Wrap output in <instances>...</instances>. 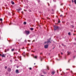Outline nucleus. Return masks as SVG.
Here are the masks:
<instances>
[{
    "label": "nucleus",
    "instance_id": "1",
    "mask_svg": "<svg viewBox=\"0 0 76 76\" xmlns=\"http://www.w3.org/2000/svg\"><path fill=\"white\" fill-rule=\"evenodd\" d=\"M54 30L55 31H56V30H57V29H60V27H59L58 26H54Z\"/></svg>",
    "mask_w": 76,
    "mask_h": 76
},
{
    "label": "nucleus",
    "instance_id": "2",
    "mask_svg": "<svg viewBox=\"0 0 76 76\" xmlns=\"http://www.w3.org/2000/svg\"><path fill=\"white\" fill-rule=\"evenodd\" d=\"M21 8L20 7H18L17 9H16V10L17 11V12H19L20 10H21Z\"/></svg>",
    "mask_w": 76,
    "mask_h": 76
},
{
    "label": "nucleus",
    "instance_id": "3",
    "mask_svg": "<svg viewBox=\"0 0 76 76\" xmlns=\"http://www.w3.org/2000/svg\"><path fill=\"white\" fill-rule=\"evenodd\" d=\"M39 58L41 60V61H42V59H43V56H40Z\"/></svg>",
    "mask_w": 76,
    "mask_h": 76
},
{
    "label": "nucleus",
    "instance_id": "4",
    "mask_svg": "<svg viewBox=\"0 0 76 76\" xmlns=\"http://www.w3.org/2000/svg\"><path fill=\"white\" fill-rule=\"evenodd\" d=\"M26 35H28L29 34V31H26Z\"/></svg>",
    "mask_w": 76,
    "mask_h": 76
},
{
    "label": "nucleus",
    "instance_id": "5",
    "mask_svg": "<svg viewBox=\"0 0 76 76\" xmlns=\"http://www.w3.org/2000/svg\"><path fill=\"white\" fill-rule=\"evenodd\" d=\"M50 40H49L47 42H45L44 43L45 44H48L49 42H50Z\"/></svg>",
    "mask_w": 76,
    "mask_h": 76
},
{
    "label": "nucleus",
    "instance_id": "6",
    "mask_svg": "<svg viewBox=\"0 0 76 76\" xmlns=\"http://www.w3.org/2000/svg\"><path fill=\"white\" fill-rule=\"evenodd\" d=\"M48 45H45V48H48Z\"/></svg>",
    "mask_w": 76,
    "mask_h": 76
},
{
    "label": "nucleus",
    "instance_id": "7",
    "mask_svg": "<svg viewBox=\"0 0 76 76\" xmlns=\"http://www.w3.org/2000/svg\"><path fill=\"white\" fill-rule=\"evenodd\" d=\"M15 72L16 73H19V70L18 69H16L15 71Z\"/></svg>",
    "mask_w": 76,
    "mask_h": 76
},
{
    "label": "nucleus",
    "instance_id": "8",
    "mask_svg": "<svg viewBox=\"0 0 76 76\" xmlns=\"http://www.w3.org/2000/svg\"><path fill=\"white\" fill-rule=\"evenodd\" d=\"M8 70L9 72H10V71H11V69L10 68H8Z\"/></svg>",
    "mask_w": 76,
    "mask_h": 76
},
{
    "label": "nucleus",
    "instance_id": "9",
    "mask_svg": "<svg viewBox=\"0 0 76 76\" xmlns=\"http://www.w3.org/2000/svg\"><path fill=\"white\" fill-rule=\"evenodd\" d=\"M67 54H68V55H70V54H71V53H70V52H68Z\"/></svg>",
    "mask_w": 76,
    "mask_h": 76
},
{
    "label": "nucleus",
    "instance_id": "10",
    "mask_svg": "<svg viewBox=\"0 0 76 76\" xmlns=\"http://www.w3.org/2000/svg\"><path fill=\"white\" fill-rule=\"evenodd\" d=\"M1 56H2V57H5V55L3 54L2 55H1Z\"/></svg>",
    "mask_w": 76,
    "mask_h": 76
},
{
    "label": "nucleus",
    "instance_id": "11",
    "mask_svg": "<svg viewBox=\"0 0 76 76\" xmlns=\"http://www.w3.org/2000/svg\"><path fill=\"white\" fill-rule=\"evenodd\" d=\"M54 73H55V72L53 71L52 72V75H54Z\"/></svg>",
    "mask_w": 76,
    "mask_h": 76
},
{
    "label": "nucleus",
    "instance_id": "12",
    "mask_svg": "<svg viewBox=\"0 0 76 76\" xmlns=\"http://www.w3.org/2000/svg\"><path fill=\"white\" fill-rule=\"evenodd\" d=\"M11 3L12 4H15V3H14V2H13V1H11Z\"/></svg>",
    "mask_w": 76,
    "mask_h": 76
},
{
    "label": "nucleus",
    "instance_id": "13",
    "mask_svg": "<svg viewBox=\"0 0 76 76\" xmlns=\"http://www.w3.org/2000/svg\"><path fill=\"white\" fill-rule=\"evenodd\" d=\"M34 58H37V57L36 56H34Z\"/></svg>",
    "mask_w": 76,
    "mask_h": 76
},
{
    "label": "nucleus",
    "instance_id": "14",
    "mask_svg": "<svg viewBox=\"0 0 76 76\" xmlns=\"http://www.w3.org/2000/svg\"><path fill=\"white\" fill-rule=\"evenodd\" d=\"M71 27L72 28H74V26H73V25L71 26Z\"/></svg>",
    "mask_w": 76,
    "mask_h": 76
},
{
    "label": "nucleus",
    "instance_id": "15",
    "mask_svg": "<svg viewBox=\"0 0 76 76\" xmlns=\"http://www.w3.org/2000/svg\"><path fill=\"white\" fill-rule=\"evenodd\" d=\"M43 73H44V74H46V72H45V71H43Z\"/></svg>",
    "mask_w": 76,
    "mask_h": 76
},
{
    "label": "nucleus",
    "instance_id": "16",
    "mask_svg": "<svg viewBox=\"0 0 76 76\" xmlns=\"http://www.w3.org/2000/svg\"><path fill=\"white\" fill-rule=\"evenodd\" d=\"M47 69L48 70H49V66H47Z\"/></svg>",
    "mask_w": 76,
    "mask_h": 76
},
{
    "label": "nucleus",
    "instance_id": "17",
    "mask_svg": "<svg viewBox=\"0 0 76 76\" xmlns=\"http://www.w3.org/2000/svg\"><path fill=\"white\" fill-rule=\"evenodd\" d=\"M23 24H24V25H26V22H24L23 23Z\"/></svg>",
    "mask_w": 76,
    "mask_h": 76
},
{
    "label": "nucleus",
    "instance_id": "18",
    "mask_svg": "<svg viewBox=\"0 0 76 76\" xmlns=\"http://www.w3.org/2000/svg\"><path fill=\"white\" fill-rule=\"evenodd\" d=\"M30 29L31 31H33V30L34 29V28H30Z\"/></svg>",
    "mask_w": 76,
    "mask_h": 76
},
{
    "label": "nucleus",
    "instance_id": "19",
    "mask_svg": "<svg viewBox=\"0 0 76 76\" xmlns=\"http://www.w3.org/2000/svg\"><path fill=\"white\" fill-rule=\"evenodd\" d=\"M4 68L5 69H7V66H5L4 67Z\"/></svg>",
    "mask_w": 76,
    "mask_h": 76
},
{
    "label": "nucleus",
    "instance_id": "20",
    "mask_svg": "<svg viewBox=\"0 0 76 76\" xmlns=\"http://www.w3.org/2000/svg\"><path fill=\"white\" fill-rule=\"evenodd\" d=\"M23 55H24V56H25V52L23 53Z\"/></svg>",
    "mask_w": 76,
    "mask_h": 76
},
{
    "label": "nucleus",
    "instance_id": "21",
    "mask_svg": "<svg viewBox=\"0 0 76 76\" xmlns=\"http://www.w3.org/2000/svg\"><path fill=\"white\" fill-rule=\"evenodd\" d=\"M2 19L0 18V21H1V22H2Z\"/></svg>",
    "mask_w": 76,
    "mask_h": 76
},
{
    "label": "nucleus",
    "instance_id": "22",
    "mask_svg": "<svg viewBox=\"0 0 76 76\" xmlns=\"http://www.w3.org/2000/svg\"><path fill=\"white\" fill-rule=\"evenodd\" d=\"M74 2H75V4H76V0H74Z\"/></svg>",
    "mask_w": 76,
    "mask_h": 76
},
{
    "label": "nucleus",
    "instance_id": "23",
    "mask_svg": "<svg viewBox=\"0 0 76 76\" xmlns=\"http://www.w3.org/2000/svg\"><path fill=\"white\" fill-rule=\"evenodd\" d=\"M68 35H71L70 32H69V33H68Z\"/></svg>",
    "mask_w": 76,
    "mask_h": 76
},
{
    "label": "nucleus",
    "instance_id": "24",
    "mask_svg": "<svg viewBox=\"0 0 76 76\" xmlns=\"http://www.w3.org/2000/svg\"><path fill=\"white\" fill-rule=\"evenodd\" d=\"M26 55L27 56H28V55H29V53H27L26 54Z\"/></svg>",
    "mask_w": 76,
    "mask_h": 76
},
{
    "label": "nucleus",
    "instance_id": "25",
    "mask_svg": "<svg viewBox=\"0 0 76 76\" xmlns=\"http://www.w3.org/2000/svg\"><path fill=\"white\" fill-rule=\"evenodd\" d=\"M11 50L12 51H14V49H12Z\"/></svg>",
    "mask_w": 76,
    "mask_h": 76
},
{
    "label": "nucleus",
    "instance_id": "26",
    "mask_svg": "<svg viewBox=\"0 0 76 76\" xmlns=\"http://www.w3.org/2000/svg\"><path fill=\"white\" fill-rule=\"evenodd\" d=\"M40 55H42V53H40Z\"/></svg>",
    "mask_w": 76,
    "mask_h": 76
},
{
    "label": "nucleus",
    "instance_id": "27",
    "mask_svg": "<svg viewBox=\"0 0 76 76\" xmlns=\"http://www.w3.org/2000/svg\"><path fill=\"white\" fill-rule=\"evenodd\" d=\"M60 17H63V15H61L60 16Z\"/></svg>",
    "mask_w": 76,
    "mask_h": 76
},
{
    "label": "nucleus",
    "instance_id": "28",
    "mask_svg": "<svg viewBox=\"0 0 76 76\" xmlns=\"http://www.w3.org/2000/svg\"><path fill=\"white\" fill-rule=\"evenodd\" d=\"M30 70H32V68H29Z\"/></svg>",
    "mask_w": 76,
    "mask_h": 76
},
{
    "label": "nucleus",
    "instance_id": "29",
    "mask_svg": "<svg viewBox=\"0 0 76 76\" xmlns=\"http://www.w3.org/2000/svg\"><path fill=\"white\" fill-rule=\"evenodd\" d=\"M70 60H71V59H69V60L68 61V62H70Z\"/></svg>",
    "mask_w": 76,
    "mask_h": 76
},
{
    "label": "nucleus",
    "instance_id": "30",
    "mask_svg": "<svg viewBox=\"0 0 76 76\" xmlns=\"http://www.w3.org/2000/svg\"><path fill=\"white\" fill-rule=\"evenodd\" d=\"M58 23H60V21H58Z\"/></svg>",
    "mask_w": 76,
    "mask_h": 76
},
{
    "label": "nucleus",
    "instance_id": "31",
    "mask_svg": "<svg viewBox=\"0 0 76 76\" xmlns=\"http://www.w3.org/2000/svg\"><path fill=\"white\" fill-rule=\"evenodd\" d=\"M61 6L63 5V4H61Z\"/></svg>",
    "mask_w": 76,
    "mask_h": 76
},
{
    "label": "nucleus",
    "instance_id": "32",
    "mask_svg": "<svg viewBox=\"0 0 76 76\" xmlns=\"http://www.w3.org/2000/svg\"><path fill=\"white\" fill-rule=\"evenodd\" d=\"M61 54L62 55H63V53H61Z\"/></svg>",
    "mask_w": 76,
    "mask_h": 76
},
{
    "label": "nucleus",
    "instance_id": "33",
    "mask_svg": "<svg viewBox=\"0 0 76 76\" xmlns=\"http://www.w3.org/2000/svg\"><path fill=\"white\" fill-rule=\"evenodd\" d=\"M0 56H1V54H0Z\"/></svg>",
    "mask_w": 76,
    "mask_h": 76
},
{
    "label": "nucleus",
    "instance_id": "34",
    "mask_svg": "<svg viewBox=\"0 0 76 76\" xmlns=\"http://www.w3.org/2000/svg\"><path fill=\"white\" fill-rule=\"evenodd\" d=\"M75 41H76V38H75Z\"/></svg>",
    "mask_w": 76,
    "mask_h": 76
},
{
    "label": "nucleus",
    "instance_id": "35",
    "mask_svg": "<svg viewBox=\"0 0 76 76\" xmlns=\"http://www.w3.org/2000/svg\"><path fill=\"white\" fill-rule=\"evenodd\" d=\"M25 42H26V40H25Z\"/></svg>",
    "mask_w": 76,
    "mask_h": 76
},
{
    "label": "nucleus",
    "instance_id": "36",
    "mask_svg": "<svg viewBox=\"0 0 76 76\" xmlns=\"http://www.w3.org/2000/svg\"><path fill=\"white\" fill-rule=\"evenodd\" d=\"M22 13H23V12H21Z\"/></svg>",
    "mask_w": 76,
    "mask_h": 76
},
{
    "label": "nucleus",
    "instance_id": "37",
    "mask_svg": "<svg viewBox=\"0 0 76 76\" xmlns=\"http://www.w3.org/2000/svg\"><path fill=\"white\" fill-rule=\"evenodd\" d=\"M72 3H73V1L72 0Z\"/></svg>",
    "mask_w": 76,
    "mask_h": 76
},
{
    "label": "nucleus",
    "instance_id": "38",
    "mask_svg": "<svg viewBox=\"0 0 76 76\" xmlns=\"http://www.w3.org/2000/svg\"><path fill=\"white\" fill-rule=\"evenodd\" d=\"M69 70V69H66V70Z\"/></svg>",
    "mask_w": 76,
    "mask_h": 76
},
{
    "label": "nucleus",
    "instance_id": "39",
    "mask_svg": "<svg viewBox=\"0 0 76 76\" xmlns=\"http://www.w3.org/2000/svg\"><path fill=\"white\" fill-rule=\"evenodd\" d=\"M34 40L33 41V42H34Z\"/></svg>",
    "mask_w": 76,
    "mask_h": 76
},
{
    "label": "nucleus",
    "instance_id": "40",
    "mask_svg": "<svg viewBox=\"0 0 76 76\" xmlns=\"http://www.w3.org/2000/svg\"><path fill=\"white\" fill-rule=\"evenodd\" d=\"M29 42H30V41L29 40Z\"/></svg>",
    "mask_w": 76,
    "mask_h": 76
},
{
    "label": "nucleus",
    "instance_id": "41",
    "mask_svg": "<svg viewBox=\"0 0 76 76\" xmlns=\"http://www.w3.org/2000/svg\"><path fill=\"white\" fill-rule=\"evenodd\" d=\"M5 52H6V51H5Z\"/></svg>",
    "mask_w": 76,
    "mask_h": 76
},
{
    "label": "nucleus",
    "instance_id": "42",
    "mask_svg": "<svg viewBox=\"0 0 76 76\" xmlns=\"http://www.w3.org/2000/svg\"><path fill=\"white\" fill-rule=\"evenodd\" d=\"M33 53H34V51H33Z\"/></svg>",
    "mask_w": 76,
    "mask_h": 76
},
{
    "label": "nucleus",
    "instance_id": "43",
    "mask_svg": "<svg viewBox=\"0 0 76 76\" xmlns=\"http://www.w3.org/2000/svg\"><path fill=\"white\" fill-rule=\"evenodd\" d=\"M34 64H35V63H34Z\"/></svg>",
    "mask_w": 76,
    "mask_h": 76
},
{
    "label": "nucleus",
    "instance_id": "44",
    "mask_svg": "<svg viewBox=\"0 0 76 76\" xmlns=\"http://www.w3.org/2000/svg\"><path fill=\"white\" fill-rule=\"evenodd\" d=\"M73 67H74V66H73Z\"/></svg>",
    "mask_w": 76,
    "mask_h": 76
},
{
    "label": "nucleus",
    "instance_id": "45",
    "mask_svg": "<svg viewBox=\"0 0 76 76\" xmlns=\"http://www.w3.org/2000/svg\"><path fill=\"white\" fill-rule=\"evenodd\" d=\"M30 12H31V10H30Z\"/></svg>",
    "mask_w": 76,
    "mask_h": 76
},
{
    "label": "nucleus",
    "instance_id": "46",
    "mask_svg": "<svg viewBox=\"0 0 76 76\" xmlns=\"http://www.w3.org/2000/svg\"><path fill=\"white\" fill-rule=\"evenodd\" d=\"M61 75H62V74H61Z\"/></svg>",
    "mask_w": 76,
    "mask_h": 76
},
{
    "label": "nucleus",
    "instance_id": "47",
    "mask_svg": "<svg viewBox=\"0 0 76 76\" xmlns=\"http://www.w3.org/2000/svg\"><path fill=\"white\" fill-rule=\"evenodd\" d=\"M10 24H9V25H10Z\"/></svg>",
    "mask_w": 76,
    "mask_h": 76
},
{
    "label": "nucleus",
    "instance_id": "48",
    "mask_svg": "<svg viewBox=\"0 0 76 76\" xmlns=\"http://www.w3.org/2000/svg\"><path fill=\"white\" fill-rule=\"evenodd\" d=\"M50 5H49V6Z\"/></svg>",
    "mask_w": 76,
    "mask_h": 76
}]
</instances>
